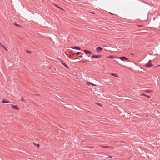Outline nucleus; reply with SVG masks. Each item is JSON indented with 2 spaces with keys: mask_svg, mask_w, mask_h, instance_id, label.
I'll return each instance as SVG.
<instances>
[{
  "mask_svg": "<svg viewBox=\"0 0 160 160\" xmlns=\"http://www.w3.org/2000/svg\"><path fill=\"white\" fill-rule=\"evenodd\" d=\"M153 66V65L152 63L151 60H150L148 62L146 65V67H152Z\"/></svg>",
  "mask_w": 160,
  "mask_h": 160,
  "instance_id": "1",
  "label": "nucleus"
},
{
  "mask_svg": "<svg viewBox=\"0 0 160 160\" xmlns=\"http://www.w3.org/2000/svg\"><path fill=\"white\" fill-rule=\"evenodd\" d=\"M101 57V55H93L91 56V58H100Z\"/></svg>",
  "mask_w": 160,
  "mask_h": 160,
  "instance_id": "2",
  "label": "nucleus"
},
{
  "mask_svg": "<svg viewBox=\"0 0 160 160\" xmlns=\"http://www.w3.org/2000/svg\"><path fill=\"white\" fill-rule=\"evenodd\" d=\"M12 108L15 109L16 110H18L19 109V107L17 105H12Z\"/></svg>",
  "mask_w": 160,
  "mask_h": 160,
  "instance_id": "3",
  "label": "nucleus"
},
{
  "mask_svg": "<svg viewBox=\"0 0 160 160\" xmlns=\"http://www.w3.org/2000/svg\"><path fill=\"white\" fill-rule=\"evenodd\" d=\"M119 58L122 61H124V60H127L128 59L127 58H126L124 57H119Z\"/></svg>",
  "mask_w": 160,
  "mask_h": 160,
  "instance_id": "4",
  "label": "nucleus"
},
{
  "mask_svg": "<svg viewBox=\"0 0 160 160\" xmlns=\"http://www.w3.org/2000/svg\"><path fill=\"white\" fill-rule=\"evenodd\" d=\"M86 54L89 53L90 54H92V52L90 51L87 50H82Z\"/></svg>",
  "mask_w": 160,
  "mask_h": 160,
  "instance_id": "5",
  "label": "nucleus"
},
{
  "mask_svg": "<svg viewBox=\"0 0 160 160\" xmlns=\"http://www.w3.org/2000/svg\"><path fill=\"white\" fill-rule=\"evenodd\" d=\"M96 50L98 52H100L102 50V49L100 47H98L96 48Z\"/></svg>",
  "mask_w": 160,
  "mask_h": 160,
  "instance_id": "6",
  "label": "nucleus"
},
{
  "mask_svg": "<svg viewBox=\"0 0 160 160\" xmlns=\"http://www.w3.org/2000/svg\"><path fill=\"white\" fill-rule=\"evenodd\" d=\"M71 48L76 50H80V48L78 47H72Z\"/></svg>",
  "mask_w": 160,
  "mask_h": 160,
  "instance_id": "7",
  "label": "nucleus"
},
{
  "mask_svg": "<svg viewBox=\"0 0 160 160\" xmlns=\"http://www.w3.org/2000/svg\"><path fill=\"white\" fill-rule=\"evenodd\" d=\"M9 102V101L8 100H7L5 99H3L2 102V103H8Z\"/></svg>",
  "mask_w": 160,
  "mask_h": 160,
  "instance_id": "8",
  "label": "nucleus"
},
{
  "mask_svg": "<svg viewBox=\"0 0 160 160\" xmlns=\"http://www.w3.org/2000/svg\"><path fill=\"white\" fill-rule=\"evenodd\" d=\"M107 58H111V59H112V58H115L114 56H113V55H111V56H108V57H107Z\"/></svg>",
  "mask_w": 160,
  "mask_h": 160,
  "instance_id": "9",
  "label": "nucleus"
},
{
  "mask_svg": "<svg viewBox=\"0 0 160 160\" xmlns=\"http://www.w3.org/2000/svg\"><path fill=\"white\" fill-rule=\"evenodd\" d=\"M87 83L89 85H92L94 86H95L96 85H95V84H94L91 82H87Z\"/></svg>",
  "mask_w": 160,
  "mask_h": 160,
  "instance_id": "10",
  "label": "nucleus"
},
{
  "mask_svg": "<svg viewBox=\"0 0 160 160\" xmlns=\"http://www.w3.org/2000/svg\"><path fill=\"white\" fill-rule=\"evenodd\" d=\"M111 75L113 76H114V77H118V76L116 74H114V73H111Z\"/></svg>",
  "mask_w": 160,
  "mask_h": 160,
  "instance_id": "11",
  "label": "nucleus"
},
{
  "mask_svg": "<svg viewBox=\"0 0 160 160\" xmlns=\"http://www.w3.org/2000/svg\"><path fill=\"white\" fill-rule=\"evenodd\" d=\"M55 6H56L58 8L61 9V10H64L63 9H62V8H60V7H59V6H57V5H55Z\"/></svg>",
  "mask_w": 160,
  "mask_h": 160,
  "instance_id": "12",
  "label": "nucleus"
},
{
  "mask_svg": "<svg viewBox=\"0 0 160 160\" xmlns=\"http://www.w3.org/2000/svg\"><path fill=\"white\" fill-rule=\"evenodd\" d=\"M0 47H2V48H3L4 49H5V50L6 51H7V49H5V48L3 47V45L1 44V43H0Z\"/></svg>",
  "mask_w": 160,
  "mask_h": 160,
  "instance_id": "13",
  "label": "nucleus"
},
{
  "mask_svg": "<svg viewBox=\"0 0 160 160\" xmlns=\"http://www.w3.org/2000/svg\"><path fill=\"white\" fill-rule=\"evenodd\" d=\"M14 25H15L16 26H17V27H21V26L16 23H15L14 24Z\"/></svg>",
  "mask_w": 160,
  "mask_h": 160,
  "instance_id": "14",
  "label": "nucleus"
},
{
  "mask_svg": "<svg viewBox=\"0 0 160 160\" xmlns=\"http://www.w3.org/2000/svg\"><path fill=\"white\" fill-rule=\"evenodd\" d=\"M34 145L36 146L38 148H39V144H36L35 143H34Z\"/></svg>",
  "mask_w": 160,
  "mask_h": 160,
  "instance_id": "15",
  "label": "nucleus"
},
{
  "mask_svg": "<svg viewBox=\"0 0 160 160\" xmlns=\"http://www.w3.org/2000/svg\"><path fill=\"white\" fill-rule=\"evenodd\" d=\"M60 62H61V64H62L63 65H64V64H65V63H64L63 62H62V61H61V60H60Z\"/></svg>",
  "mask_w": 160,
  "mask_h": 160,
  "instance_id": "16",
  "label": "nucleus"
},
{
  "mask_svg": "<svg viewBox=\"0 0 160 160\" xmlns=\"http://www.w3.org/2000/svg\"><path fill=\"white\" fill-rule=\"evenodd\" d=\"M60 62H61V64H62L63 65H64V64H65V63H64L63 62H62V61H61V60H60Z\"/></svg>",
  "mask_w": 160,
  "mask_h": 160,
  "instance_id": "17",
  "label": "nucleus"
},
{
  "mask_svg": "<svg viewBox=\"0 0 160 160\" xmlns=\"http://www.w3.org/2000/svg\"><path fill=\"white\" fill-rule=\"evenodd\" d=\"M80 54V52H78L76 53V55H78Z\"/></svg>",
  "mask_w": 160,
  "mask_h": 160,
  "instance_id": "18",
  "label": "nucleus"
},
{
  "mask_svg": "<svg viewBox=\"0 0 160 160\" xmlns=\"http://www.w3.org/2000/svg\"><path fill=\"white\" fill-rule=\"evenodd\" d=\"M27 52L28 53H31V52L29 50H27Z\"/></svg>",
  "mask_w": 160,
  "mask_h": 160,
  "instance_id": "19",
  "label": "nucleus"
},
{
  "mask_svg": "<svg viewBox=\"0 0 160 160\" xmlns=\"http://www.w3.org/2000/svg\"><path fill=\"white\" fill-rule=\"evenodd\" d=\"M23 99H23V97H22V98H21V100L22 101H23Z\"/></svg>",
  "mask_w": 160,
  "mask_h": 160,
  "instance_id": "20",
  "label": "nucleus"
},
{
  "mask_svg": "<svg viewBox=\"0 0 160 160\" xmlns=\"http://www.w3.org/2000/svg\"><path fill=\"white\" fill-rule=\"evenodd\" d=\"M65 67H66V68H68V66H67V65H66V64H64V65Z\"/></svg>",
  "mask_w": 160,
  "mask_h": 160,
  "instance_id": "21",
  "label": "nucleus"
},
{
  "mask_svg": "<svg viewBox=\"0 0 160 160\" xmlns=\"http://www.w3.org/2000/svg\"><path fill=\"white\" fill-rule=\"evenodd\" d=\"M145 96H146L148 98H150V96H148V95H146Z\"/></svg>",
  "mask_w": 160,
  "mask_h": 160,
  "instance_id": "22",
  "label": "nucleus"
},
{
  "mask_svg": "<svg viewBox=\"0 0 160 160\" xmlns=\"http://www.w3.org/2000/svg\"><path fill=\"white\" fill-rule=\"evenodd\" d=\"M141 95H145H145H145V94H141Z\"/></svg>",
  "mask_w": 160,
  "mask_h": 160,
  "instance_id": "23",
  "label": "nucleus"
},
{
  "mask_svg": "<svg viewBox=\"0 0 160 160\" xmlns=\"http://www.w3.org/2000/svg\"><path fill=\"white\" fill-rule=\"evenodd\" d=\"M103 147L106 148H108V147H105V146H102Z\"/></svg>",
  "mask_w": 160,
  "mask_h": 160,
  "instance_id": "24",
  "label": "nucleus"
},
{
  "mask_svg": "<svg viewBox=\"0 0 160 160\" xmlns=\"http://www.w3.org/2000/svg\"><path fill=\"white\" fill-rule=\"evenodd\" d=\"M73 55H74V54H75V53H73Z\"/></svg>",
  "mask_w": 160,
  "mask_h": 160,
  "instance_id": "25",
  "label": "nucleus"
}]
</instances>
